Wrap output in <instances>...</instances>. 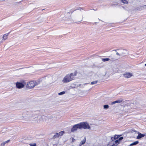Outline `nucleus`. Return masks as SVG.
<instances>
[{"label": "nucleus", "mask_w": 146, "mask_h": 146, "mask_svg": "<svg viewBox=\"0 0 146 146\" xmlns=\"http://www.w3.org/2000/svg\"><path fill=\"white\" fill-rule=\"evenodd\" d=\"M30 146H36V144L35 143H30L29 144Z\"/></svg>", "instance_id": "27"}, {"label": "nucleus", "mask_w": 146, "mask_h": 146, "mask_svg": "<svg viewBox=\"0 0 146 146\" xmlns=\"http://www.w3.org/2000/svg\"><path fill=\"white\" fill-rule=\"evenodd\" d=\"M138 135L137 137V139H140L141 138L144 137L145 136V135L144 134H141L139 132L138 133Z\"/></svg>", "instance_id": "12"}, {"label": "nucleus", "mask_w": 146, "mask_h": 146, "mask_svg": "<svg viewBox=\"0 0 146 146\" xmlns=\"http://www.w3.org/2000/svg\"><path fill=\"white\" fill-rule=\"evenodd\" d=\"M81 129H91V127L89 124L86 122H83L79 123Z\"/></svg>", "instance_id": "4"}, {"label": "nucleus", "mask_w": 146, "mask_h": 146, "mask_svg": "<svg viewBox=\"0 0 146 146\" xmlns=\"http://www.w3.org/2000/svg\"><path fill=\"white\" fill-rule=\"evenodd\" d=\"M78 129H81L79 123L74 125L71 129V131L74 133L77 131Z\"/></svg>", "instance_id": "8"}, {"label": "nucleus", "mask_w": 146, "mask_h": 146, "mask_svg": "<svg viewBox=\"0 0 146 146\" xmlns=\"http://www.w3.org/2000/svg\"><path fill=\"white\" fill-rule=\"evenodd\" d=\"M25 83L24 82H17L16 83L17 88L21 89L24 87Z\"/></svg>", "instance_id": "9"}, {"label": "nucleus", "mask_w": 146, "mask_h": 146, "mask_svg": "<svg viewBox=\"0 0 146 146\" xmlns=\"http://www.w3.org/2000/svg\"><path fill=\"white\" fill-rule=\"evenodd\" d=\"M64 131H62L58 133H57V134L59 137L60 136H61L64 134Z\"/></svg>", "instance_id": "17"}, {"label": "nucleus", "mask_w": 146, "mask_h": 146, "mask_svg": "<svg viewBox=\"0 0 146 146\" xmlns=\"http://www.w3.org/2000/svg\"><path fill=\"white\" fill-rule=\"evenodd\" d=\"M40 111L39 108H33L29 111H27L25 113L27 115L24 116L23 117L27 121H33L37 117Z\"/></svg>", "instance_id": "1"}, {"label": "nucleus", "mask_w": 146, "mask_h": 146, "mask_svg": "<svg viewBox=\"0 0 146 146\" xmlns=\"http://www.w3.org/2000/svg\"><path fill=\"white\" fill-rule=\"evenodd\" d=\"M146 9V5L140 7L139 8V9H137V10H139V11H141L142 9Z\"/></svg>", "instance_id": "15"}, {"label": "nucleus", "mask_w": 146, "mask_h": 146, "mask_svg": "<svg viewBox=\"0 0 146 146\" xmlns=\"http://www.w3.org/2000/svg\"><path fill=\"white\" fill-rule=\"evenodd\" d=\"M74 140H75V139H74V138H73L72 139V141L73 142L74 141Z\"/></svg>", "instance_id": "30"}, {"label": "nucleus", "mask_w": 146, "mask_h": 146, "mask_svg": "<svg viewBox=\"0 0 146 146\" xmlns=\"http://www.w3.org/2000/svg\"><path fill=\"white\" fill-rule=\"evenodd\" d=\"M133 132H136V131H135V130H133Z\"/></svg>", "instance_id": "34"}, {"label": "nucleus", "mask_w": 146, "mask_h": 146, "mask_svg": "<svg viewBox=\"0 0 146 146\" xmlns=\"http://www.w3.org/2000/svg\"><path fill=\"white\" fill-rule=\"evenodd\" d=\"M109 108V106L108 105H105L104 106V108L105 109H108Z\"/></svg>", "instance_id": "22"}, {"label": "nucleus", "mask_w": 146, "mask_h": 146, "mask_svg": "<svg viewBox=\"0 0 146 146\" xmlns=\"http://www.w3.org/2000/svg\"><path fill=\"white\" fill-rule=\"evenodd\" d=\"M5 145V144L3 143V142L1 144V146H4Z\"/></svg>", "instance_id": "29"}, {"label": "nucleus", "mask_w": 146, "mask_h": 146, "mask_svg": "<svg viewBox=\"0 0 146 146\" xmlns=\"http://www.w3.org/2000/svg\"><path fill=\"white\" fill-rule=\"evenodd\" d=\"M59 137L58 134L57 133H56L53 136L52 138L53 139H54L55 138H57Z\"/></svg>", "instance_id": "20"}, {"label": "nucleus", "mask_w": 146, "mask_h": 146, "mask_svg": "<svg viewBox=\"0 0 146 146\" xmlns=\"http://www.w3.org/2000/svg\"><path fill=\"white\" fill-rule=\"evenodd\" d=\"M133 103H131L130 104V106H133Z\"/></svg>", "instance_id": "31"}, {"label": "nucleus", "mask_w": 146, "mask_h": 146, "mask_svg": "<svg viewBox=\"0 0 146 146\" xmlns=\"http://www.w3.org/2000/svg\"><path fill=\"white\" fill-rule=\"evenodd\" d=\"M121 2L124 3H128V2L126 0H121Z\"/></svg>", "instance_id": "25"}, {"label": "nucleus", "mask_w": 146, "mask_h": 146, "mask_svg": "<svg viewBox=\"0 0 146 146\" xmlns=\"http://www.w3.org/2000/svg\"><path fill=\"white\" fill-rule=\"evenodd\" d=\"M107 146H117L115 145V143L114 142H111L109 143L107 145Z\"/></svg>", "instance_id": "18"}, {"label": "nucleus", "mask_w": 146, "mask_h": 146, "mask_svg": "<svg viewBox=\"0 0 146 146\" xmlns=\"http://www.w3.org/2000/svg\"><path fill=\"white\" fill-rule=\"evenodd\" d=\"M123 139V137H119L118 139L116 140L114 142L115 143V145H117L120 142V141Z\"/></svg>", "instance_id": "11"}, {"label": "nucleus", "mask_w": 146, "mask_h": 146, "mask_svg": "<svg viewBox=\"0 0 146 146\" xmlns=\"http://www.w3.org/2000/svg\"><path fill=\"white\" fill-rule=\"evenodd\" d=\"M123 100L121 99H120L119 100H118L116 101H115L111 103V104L113 105V104H114L116 103H119L122 102L123 101Z\"/></svg>", "instance_id": "13"}, {"label": "nucleus", "mask_w": 146, "mask_h": 146, "mask_svg": "<svg viewBox=\"0 0 146 146\" xmlns=\"http://www.w3.org/2000/svg\"><path fill=\"white\" fill-rule=\"evenodd\" d=\"M10 141V140H9L7 141H4V142H3V143H4L5 144L6 143H8Z\"/></svg>", "instance_id": "28"}, {"label": "nucleus", "mask_w": 146, "mask_h": 146, "mask_svg": "<svg viewBox=\"0 0 146 146\" xmlns=\"http://www.w3.org/2000/svg\"><path fill=\"white\" fill-rule=\"evenodd\" d=\"M38 84V83L36 81H31L28 83L27 86L29 89H31Z\"/></svg>", "instance_id": "6"}, {"label": "nucleus", "mask_w": 146, "mask_h": 146, "mask_svg": "<svg viewBox=\"0 0 146 146\" xmlns=\"http://www.w3.org/2000/svg\"><path fill=\"white\" fill-rule=\"evenodd\" d=\"M115 139H113V138L112 139V140H114Z\"/></svg>", "instance_id": "35"}, {"label": "nucleus", "mask_w": 146, "mask_h": 146, "mask_svg": "<svg viewBox=\"0 0 146 146\" xmlns=\"http://www.w3.org/2000/svg\"><path fill=\"white\" fill-rule=\"evenodd\" d=\"M110 60V59L109 58H103L102 59V60L104 62Z\"/></svg>", "instance_id": "21"}, {"label": "nucleus", "mask_w": 146, "mask_h": 146, "mask_svg": "<svg viewBox=\"0 0 146 146\" xmlns=\"http://www.w3.org/2000/svg\"><path fill=\"white\" fill-rule=\"evenodd\" d=\"M9 33H8L5 34L3 35V39H2L3 40V42L4 40H5L7 38L8 36L9 35Z\"/></svg>", "instance_id": "14"}, {"label": "nucleus", "mask_w": 146, "mask_h": 146, "mask_svg": "<svg viewBox=\"0 0 146 146\" xmlns=\"http://www.w3.org/2000/svg\"><path fill=\"white\" fill-rule=\"evenodd\" d=\"M88 83H85V84H83V85H86V84H88Z\"/></svg>", "instance_id": "33"}, {"label": "nucleus", "mask_w": 146, "mask_h": 146, "mask_svg": "<svg viewBox=\"0 0 146 146\" xmlns=\"http://www.w3.org/2000/svg\"><path fill=\"white\" fill-rule=\"evenodd\" d=\"M82 20V14L81 12L79 13V14L77 15L74 18L75 23H79Z\"/></svg>", "instance_id": "5"}, {"label": "nucleus", "mask_w": 146, "mask_h": 146, "mask_svg": "<svg viewBox=\"0 0 146 146\" xmlns=\"http://www.w3.org/2000/svg\"><path fill=\"white\" fill-rule=\"evenodd\" d=\"M76 74L75 73L74 75L73 73H71L69 74L66 75L62 81L64 83H67L69 82L72 80L74 78V76H75Z\"/></svg>", "instance_id": "2"}, {"label": "nucleus", "mask_w": 146, "mask_h": 146, "mask_svg": "<svg viewBox=\"0 0 146 146\" xmlns=\"http://www.w3.org/2000/svg\"><path fill=\"white\" fill-rule=\"evenodd\" d=\"M52 78L51 77H45L42 78V81L43 83H45V84H51L52 83L51 80Z\"/></svg>", "instance_id": "7"}, {"label": "nucleus", "mask_w": 146, "mask_h": 146, "mask_svg": "<svg viewBox=\"0 0 146 146\" xmlns=\"http://www.w3.org/2000/svg\"><path fill=\"white\" fill-rule=\"evenodd\" d=\"M114 50L117 52L116 54L119 56H125L127 54V51L125 49H120Z\"/></svg>", "instance_id": "3"}, {"label": "nucleus", "mask_w": 146, "mask_h": 146, "mask_svg": "<svg viewBox=\"0 0 146 146\" xmlns=\"http://www.w3.org/2000/svg\"><path fill=\"white\" fill-rule=\"evenodd\" d=\"M145 66H146V63L145 64Z\"/></svg>", "instance_id": "36"}, {"label": "nucleus", "mask_w": 146, "mask_h": 146, "mask_svg": "<svg viewBox=\"0 0 146 146\" xmlns=\"http://www.w3.org/2000/svg\"><path fill=\"white\" fill-rule=\"evenodd\" d=\"M98 81L97 80L94 81H93V82H91V84H92V85H93V84H96L97 83Z\"/></svg>", "instance_id": "24"}, {"label": "nucleus", "mask_w": 146, "mask_h": 146, "mask_svg": "<svg viewBox=\"0 0 146 146\" xmlns=\"http://www.w3.org/2000/svg\"><path fill=\"white\" fill-rule=\"evenodd\" d=\"M138 143H139V142L138 141H135L133 143L130 144V145L132 146V145H137V144Z\"/></svg>", "instance_id": "19"}, {"label": "nucleus", "mask_w": 146, "mask_h": 146, "mask_svg": "<svg viewBox=\"0 0 146 146\" xmlns=\"http://www.w3.org/2000/svg\"><path fill=\"white\" fill-rule=\"evenodd\" d=\"M86 141V138L85 137L84 138V139L82 141H81V142L80 143V145H82L84 144L85 143Z\"/></svg>", "instance_id": "16"}, {"label": "nucleus", "mask_w": 146, "mask_h": 146, "mask_svg": "<svg viewBox=\"0 0 146 146\" xmlns=\"http://www.w3.org/2000/svg\"><path fill=\"white\" fill-rule=\"evenodd\" d=\"M118 137V135H115L114 136V137H112L111 138V139H112L113 138L114 139H116Z\"/></svg>", "instance_id": "23"}, {"label": "nucleus", "mask_w": 146, "mask_h": 146, "mask_svg": "<svg viewBox=\"0 0 146 146\" xmlns=\"http://www.w3.org/2000/svg\"><path fill=\"white\" fill-rule=\"evenodd\" d=\"M45 117V116L44 115H42V118H43V117Z\"/></svg>", "instance_id": "32"}, {"label": "nucleus", "mask_w": 146, "mask_h": 146, "mask_svg": "<svg viewBox=\"0 0 146 146\" xmlns=\"http://www.w3.org/2000/svg\"><path fill=\"white\" fill-rule=\"evenodd\" d=\"M133 76V74L132 73L129 72H126L123 74V76L124 77L129 78Z\"/></svg>", "instance_id": "10"}, {"label": "nucleus", "mask_w": 146, "mask_h": 146, "mask_svg": "<svg viewBox=\"0 0 146 146\" xmlns=\"http://www.w3.org/2000/svg\"><path fill=\"white\" fill-rule=\"evenodd\" d=\"M65 93V92L63 91V92H62L60 93H58V94L59 95H60L64 94Z\"/></svg>", "instance_id": "26"}]
</instances>
